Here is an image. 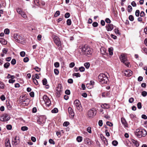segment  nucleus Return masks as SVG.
<instances>
[{"instance_id": "1", "label": "nucleus", "mask_w": 147, "mask_h": 147, "mask_svg": "<svg viewBox=\"0 0 147 147\" xmlns=\"http://www.w3.org/2000/svg\"><path fill=\"white\" fill-rule=\"evenodd\" d=\"M82 54L88 57L91 56L92 53V50L87 45H85L81 49Z\"/></svg>"}, {"instance_id": "2", "label": "nucleus", "mask_w": 147, "mask_h": 147, "mask_svg": "<svg viewBox=\"0 0 147 147\" xmlns=\"http://www.w3.org/2000/svg\"><path fill=\"white\" fill-rule=\"evenodd\" d=\"M135 134L138 138H140L142 136H145L146 135L147 132L144 129H136Z\"/></svg>"}, {"instance_id": "3", "label": "nucleus", "mask_w": 147, "mask_h": 147, "mask_svg": "<svg viewBox=\"0 0 147 147\" xmlns=\"http://www.w3.org/2000/svg\"><path fill=\"white\" fill-rule=\"evenodd\" d=\"M98 78L99 81L102 83H106L108 80L107 77L105 74H99Z\"/></svg>"}, {"instance_id": "4", "label": "nucleus", "mask_w": 147, "mask_h": 147, "mask_svg": "<svg viewBox=\"0 0 147 147\" xmlns=\"http://www.w3.org/2000/svg\"><path fill=\"white\" fill-rule=\"evenodd\" d=\"M14 38L15 40L18 43H22L24 42V38L17 33L14 34Z\"/></svg>"}, {"instance_id": "5", "label": "nucleus", "mask_w": 147, "mask_h": 147, "mask_svg": "<svg viewBox=\"0 0 147 147\" xmlns=\"http://www.w3.org/2000/svg\"><path fill=\"white\" fill-rule=\"evenodd\" d=\"M120 59L121 62L124 63L126 66L129 67V63L127 60L126 56L124 54L121 55Z\"/></svg>"}, {"instance_id": "6", "label": "nucleus", "mask_w": 147, "mask_h": 147, "mask_svg": "<svg viewBox=\"0 0 147 147\" xmlns=\"http://www.w3.org/2000/svg\"><path fill=\"white\" fill-rule=\"evenodd\" d=\"M10 118V117L7 114L4 113L0 116V120L3 122L7 121L9 120Z\"/></svg>"}, {"instance_id": "7", "label": "nucleus", "mask_w": 147, "mask_h": 147, "mask_svg": "<svg viewBox=\"0 0 147 147\" xmlns=\"http://www.w3.org/2000/svg\"><path fill=\"white\" fill-rule=\"evenodd\" d=\"M43 98L45 104L49 107L51 104V101L49 98L46 95H44Z\"/></svg>"}, {"instance_id": "8", "label": "nucleus", "mask_w": 147, "mask_h": 147, "mask_svg": "<svg viewBox=\"0 0 147 147\" xmlns=\"http://www.w3.org/2000/svg\"><path fill=\"white\" fill-rule=\"evenodd\" d=\"M96 113L94 109H91L88 111L87 114L89 117H92L96 115Z\"/></svg>"}, {"instance_id": "9", "label": "nucleus", "mask_w": 147, "mask_h": 147, "mask_svg": "<svg viewBox=\"0 0 147 147\" xmlns=\"http://www.w3.org/2000/svg\"><path fill=\"white\" fill-rule=\"evenodd\" d=\"M74 104L78 110L79 111L81 110L82 107L79 100L77 99L75 100L74 102Z\"/></svg>"}, {"instance_id": "10", "label": "nucleus", "mask_w": 147, "mask_h": 147, "mask_svg": "<svg viewBox=\"0 0 147 147\" xmlns=\"http://www.w3.org/2000/svg\"><path fill=\"white\" fill-rule=\"evenodd\" d=\"M37 122L39 124L42 125L45 122V118L44 117L40 116L37 120Z\"/></svg>"}, {"instance_id": "11", "label": "nucleus", "mask_w": 147, "mask_h": 147, "mask_svg": "<svg viewBox=\"0 0 147 147\" xmlns=\"http://www.w3.org/2000/svg\"><path fill=\"white\" fill-rule=\"evenodd\" d=\"M54 42L58 47H60L61 46V42L59 38L57 36H55L54 38Z\"/></svg>"}, {"instance_id": "12", "label": "nucleus", "mask_w": 147, "mask_h": 147, "mask_svg": "<svg viewBox=\"0 0 147 147\" xmlns=\"http://www.w3.org/2000/svg\"><path fill=\"white\" fill-rule=\"evenodd\" d=\"M14 140L12 141V143L15 146L18 144L20 142V138L18 136H16L14 138Z\"/></svg>"}, {"instance_id": "13", "label": "nucleus", "mask_w": 147, "mask_h": 147, "mask_svg": "<svg viewBox=\"0 0 147 147\" xmlns=\"http://www.w3.org/2000/svg\"><path fill=\"white\" fill-rule=\"evenodd\" d=\"M14 78V76H11L10 74H8V76L7 77V78H11L9 80V82L10 83H13L15 82V80H13V79Z\"/></svg>"}, {"instance_id": "14", "label": "nucleus", "mask_w": 147, "mask_h": 147, "mask_svg": "<svg viewBox=\"0 0 147 147\" xmlns=\"http://www.w3.org/2000/svg\"><path fill=\"white\" fill-rule=\"evenodd\" d=\"M106 30L108 31H111L113 28V25L112 24H109L106 26Z\"/></svg>"}, {"instance_id": "15", "label": "nucleus", "mask_w": 147, "mask_h": 147, "mask_svg": "<svg viewBox=\"0 0 147 147\" xmlns=\"http://www.w3.org/2000/svg\"><path fill=\"white\" fill-rule=\"evenodd\" d=\"M94 84V81L91 80L90 81V84H87L86 85V87L88 88H91L93 87V85Z\"/></svg>"}, {"instance_id": "16", "label": "nucleus", "mask_w": 147, "mask_h": 147, "mask_svg": "<svg viewBox=\"0 0 147 147\" xmlns=\"http://www.w3.org/2000/svg\"><path fill=\"white\" fill-rule=\"evenodd\" d=\"M68 111L69 115H71V117H73L74 115V114L72 108L69 107L68 108Z\"/></svg>"}, {"instance_id": "17", "label": "nucleus", "mask_w": 147, "mask_h": 147, "mask_svg": "<svg viewBox=\"0 0 147 147\" xmlns=\"http://www.w3.org/2000/svg\"><path fill=\"white\" fill-rule=\"evenodd\" d=\"M84 142L85 144H86L88 145H90L92 144L91 140L88 138H86L85 139Z\"/></svg>"}, {"instance_id": "18", "label": "nucleus", "mask_w": 147, "mask_h": 147, "mask_svg": "<svg viewBox=\"0 0 147 147\" xmlns=\"http://www.w3.org/2000/svg\"><path fill=\"white\" fill-rule=\"evenodd\" d=\"M121 122L122 124L125 127H127V122L125 120L124 118L122 117L121 118Z\"/></svg>"}, {"instance_id": "19", "label": "nucleus", "mask_w": 147, "mask_h": 147, "mask_svg": "<svg viewBox=\"0 0 147 147\" xmlns=\"http://www.w3.org/2000/svg\"><path fill=\"white\" fill-rule=\"evenodd\" d=\"M62 89L63 88L62 85L60 84H59L57 88L56 91H58L62 92Z\"/></svg>"}, {"instance_id": "20", "label": "nucleus", "mask_w": 147, "mask_h": 147, "mask_svg": "<svg viewBox=\"0 0 147 147\" xmlns=\"http://www.w3.org/2000/svg\"><path fill=\"white\" fill-rule=\"evenodd\" d=\"M0 42L3 45H5L7 44V41L4 39L0 38Z\"/></svg>"}, {"instance_id": "21", "label": "nucleus", "mask_w": 147, "mask_h": 147, "mask_svg": "<svg viewBox=\"0 0 147 147\" xmlns=\"http://www.w3.org/2000/svg\"><path fill=\"white\" fill-rule=\"evenodd\" d=\"M101 107L103 108L108 109L109 108V106L108 104H107L106 103H105L104 104L102 105Z\"/></svg>"}, {"instance_id": "22", "label": "nucleus", "mask_w": 147, "mask_h": 147, "mask_svg": "<svg viewBox=\"0 0 147 147\" xmlns=\"http://www.w3.org/2000/svg\"><path fill=\"white\" fill-rule=\"evenodd\" d=\"M100 137L101 140L104 142L105 144V142H107L106 138L103 136L102 134H100Z\"/></svg>"}, {"instance_id": "23", "label": "nucleus", "mask_w": 147, "mask_h": 147, "mask_svg": "<svg viewBox=\"0 0 147 147\" xmlns=\"http://www.w3.org/2000/svg\"><path fill=\"white\" fill-rule=\"evenodd\" d=\"M100 51L102 54L105 55L106 52V49L105 48L101 47L100 48Z\"/></svg>"}, {"instance_id": "24", "label": "nucleus", "mask_w": 147, "mask_h": 147, "mask_svg": "<svg viewBox=\"0 0 147 147\" xmlns=\"http://www.w3.org/2000/svg\"><path fill=\"white\" fill-rule=\"evenodd\" d=\"M5 145L6 147H11V145L9 139L8 140H6V141L5 142Z\"/></svg>"}, {"instance_id": "25", "label": "nucleus", "mask_w": 147, "mask_h": 147, "mask_svg": "<svg viewBox=\"0 0 147 147\" xmlns=\"http://www.w3.org/2000/svg\"><path fill=\"white\" fill-rule=\"evenodd\" d=\"M113 47H111L109 49V54L111 55H113Z\"/></svg>"}, {"instance_id": "26", "label": "nucleus", "mask_w": 147, "mask_h": 147, "mask_svg": "<svg viewBox=\"0 0 147 147\" xmlns=\"http://www.w3.org/2000/svg\"><path fill=\"white\" fill-rule=\"evenodd\" d=\"M6 105L8 109L9 110H11V109L12 107L9 102H7Z\"/></svg>"}, {"instance_id": "27", "label": "nucleus", "mask_w": 147, "mask_h": 147, "mask_svg": "<svg viewBox=\"0 0 147 147\" xmlns=\"http://www.w3.org/2000/svg\"><path fill=\"white\" fill-rule=\"evenodd\" d=\"M84 65L86 69H88L89 67L90 64L88 62H86L84 63Z\"/></svg>"}, {"instance_id": "28", "label": "nucleus", "mask_w": 147, "mask_h": 147, "mask_svg": "<svg viewBox=\"0 0 147 147\" xmlns=\"http://www.w3.org/2000/svg\"><path fill=\"white\" fill-rule=\"evenodd\" d=\"M32 79L33 82L35 84L37 85L38 84V82L37 80L36 79L34 78V76H32Z\"/></svg>"}, {"instance_id": "29", "label": "nucleus", "mask_w": 147, "mask_h": 147, "mask_svg": "<svg viewBox=\"0 0 147 147\" xmlns=\"http://www.w3.org/2000/svg\"><path fill=\"white\" fill-rule=\"evenodd\" d=\"M132 142H133V143H134L135 144V146H136V147L139 146V144L138 142L137 141H136V140H132Z\"/></svg>"}, {"instance_id": "30", "label": "nucleus", "mask_w": 147, "mask_h": 147, "mask_svg": "<svg viewBox=\"0 0 147 147\" xmlns=\"http://www.w3.org/2000/svg\"><path fill=\"white\" fill-rule=\"evenodd\" d=\"M28 129V127L26 126L22 127L21 128V130L24 131L27 130Z\"/></svg>"}, {"instance_id": "31", "label": "nucleus", "mask_w": 147, "mask_h": 147, "mask_svg": "<svg viewBox=\"0 0 147 147\" xmlns=\"http://www.w3.org/2000/svg\"><path fill=\"white\" fill-rule=\"evenodd\" d=\"M16 9L17 12L20 14L22 12V9L19 7L17 8Z\"/></svg>"}, {"instance_id": "32", "label": "nucleus", "mask_w": 147, "mask_h": 147, "mask_svg": "<svg viewBox=\"0 0 147 147\" xmlns=\"http://www.w3.org/2000/svg\"><path fill=\"white\" fill-rule=\"evenodd\" d=\"M10 65V63L9 62H6L4 65V67L5 68H8Z\"/></svg>"}, {"instance_id": "33", "label": "nucleus", "mask_w": 147, "mask_h": 147, "mask_svg": "<svg viewBox=\"0 0 147 147\" xmlns=\"http://www.w3.org/2000/svg\"><path fill=\"white\" fill-rule=\"evenodd\" d=\"M129 116L130 117V118L132 120L135 119V118L136 117L135 115L132 114H130Z\"/></svg>"}, {"instance_id": "34", "label": "nucleus", "mask_w": 147, "mask_h": 147, "mask_svg": "<svg viewBox=\"0 0 147 147\" xmlns=\"http://www.w3.org/2000/svg\"><path fill=\"white\" fill-rule=\"evenodd\" d=\"M76 140L78 142H80L82 140V137L79 136L77 137Z\"/></svg>"}, {"instance_id": "35", "label": "nucleus", "mask_w": 147, "mask_h": 147, "mask_svg": "<svg viewBox=\"0 0 147 147\" xmlns=\"http://www.w3.org/2000/svg\"><path fill=\"white\" fill-rule=\"evenodd\" d=\"M58 112V109L57 108H54L51 111V112L53 113H56Z\"/></svg>"}, {"instance_id": "36", "label": "nucleus", "mask_w": 147, "mask_h": 147, "mask_svg": "<svg viewBox=\"0 0 147 147\" xmlns=\"http://www.w3.org/2000/svg\"><path fill=\"white\" fill-rule=\"evenodd\" d=\"M4 86L5 85L3 83L0 81V88L4 89Z\"/></svg>"}, {"instance_id": "37", "label": "nucleus", "mask_w": 147, "mask_h": 147, "mask_svg": "<svg viewBox=\"0 0 147 147\" xmlns=\"http://www.w3.org/2000/svg\"><path fill=\"white\" fill-rule=\"evenodd\" d=\"M112 144L113 146H116L117 145L118 142L117 141L115 140L112 142Z\"/></svg>"}, {"instance_id": "38", "label": "nucleus", "mask_w": 147, "mask_h": 147, "mask_svg": "<svg viewBox=\"0 0 147 147\" xmlns=\"http://www.w3.org/2000/svg\"><path fill=\"white\" fill-rule=\"evenodd\" d=\"M20 14L24 18H26L27 16L25 13L24 12H22Z\"/></svg>"}, {"instance_id": "39", "label": "nucleus", "mask_w": 147, "mask_h": 147, "mask_svg": "<svg viewBox=\"0 0 147 147\" xmlns=\"http://www.w3.org/2000/svg\"><path fill=\"white\" fill-rule=\"evenodd\" d=\"M71 20L70 19H68L67 21V24L68 26H70L71 25Z\"/></svg>"}, {"instance_id": "40", "label": "nucleus", "mask_w": 147, "mask_h": 147, "mask_svg": "<svg viewBox=\"0 0 147 147\" xmlns=\"http://www.w3.org/2000/svg\"><path fill=\"white\" fill-rule=\"evenodd\" d=\"M60 12L59 11H57L55 13V14L54 15V16L55 17H57L60 15Z\"/></svg>"}, {"instance_id": "41", "label": "nucleus", "mask_w": 147, "mask_h": 147, "mask_svg": "<svg viewBox=\"0 0 147 147\" xmlns=\"http://www.w3.org/2000/svg\"><path fill=\"white\" fill-rule=\"evenodd\" d=\"M61 92H59L58 91H56V95L57 97H59L60 96V95L61 94Z\"/></svg>"}, {"instance_id": "42", "label": "nucleus", "mask_w": 147, "mask_h": 147, "mask_svg": "<svg viewBox=\"0 0 147 147\" xmlns=\"http://www.w3.org/2000/svg\"><path fill=\"white\" fill-rule=\"evenodd\" d=\"M30 101V100L29 99L27 98L25 100H22V102H27V103H25V104L26 105L28 104V102Z\"/></svg>"}, {"instance_id": "43", "label": "nucleus", "mask_w": 147, "mask_h": 147, "mask_svg": "<svg viewBox=\"0 0 147 147\" xmlns=\"http://www.w3.org/2000/svg\"><path fill=\"white\" fill-rule=\"evenodd\" d=\"M128 9L127 11L128 12H130L132 11V7L130 5H129L128 6Z\"/></svg>"}, {"instance_id": "44", "label": "nucleus", "mask_w": 147, "mask_h": 147, "mask_svg": "<svg viewBox=\"0 0 147 147\" xmlns=\"http://www.w3.org/2000/svg\"><path fill=\"white\" fill-rule=\"evenodd\" d=\"M140 11L139 10H137L135 12V15L137 17H138L140 15Z\"/></svg>"}, {"instance_id": "45", "label": "nucleus", "mask_w": 147, "mask_h": 147, "mask_svg": "<svg viewBox=\"0 0 147 147\" xmlns=\"http://www.w3.org/2000/svg\"><path fill=\"white\" fill-rule=\"evenodd\" d=\"M129 19L131 21H133L134 20V17L132 15H130L129 16Z\"/></svg>"}, {"instance_id": "46", "label": "nucleus", "mask_w": 147, "mask_h": 147, "mask_svg": "<svg viewBox=\"0 0 147 147\" xmlns=\"http://www.w3.org/2000/svg\"><path fill=\"white\" fill-rule=\"evenodd\" d=\"M147 94V92L145 91H143L142 92V95L144 97L146 96Z\"/></svg>"}, {"instance_id": "47", "label": "nucleus", "mask_w": 147, "mask_h": 147, "mask_svg": "<svg viewBox=\"0 0 147 147\" xmlns=\"http://www.w3.org/2000/svg\"><path fill=\"white\" fill-rule=\"evenodd\" d=\"M124 74H125V73H127V74H132V72L129 69H127L125 70Z\"/></svg>"}, {"instance_id": "48", "label": "nucleus", "mask_w": 147, "mask_h": 147, "mask_svg": "<svg viewBox=\"0 0 147 147\" xmlns=\"http://www.w3.org/2000/svg\"><path fill=\"white\" fill-rule=\"evenodd\" d=\"M70 16V13L68 12L66 13L65 15V17L66 18H69Z\"/></svg>"}, {"instance_id": "49", "label": "nucleus", "mask_w": 147, "mask_h": 147, "mask_svg": "<svg viewBox=\"0 0 147 147\" xmlns=\"http://www.w3.org/2000/svg\"><path fill=\"white\" fill-rule=\"evenodd\" d=\"M20 56L22 57H24L25 56V53L24 51H21L20 53Z\"/></svg>"}, {"instance_id": "50", "label": "nucleus", "mask_w": 147, "mask_h": 147, "mask_svg": "<svg viewBox=\"0 0 147 147\" xmlns=\"http://www.w3.org/2000/svg\"><path fill=\"white\" fill-rule=\"evenodd\" d=\"M137 107L138 109H140L142 108L141 103L140 102H139L137 104Z\"/></svg>"}, {"instance_id": "51", "label": "nucleus", "mask_w": 147, "mask_h": 147, "mask_svg": "<svg viewBox=\"0 0 147 147\" xmlns=\"http://www.w3.org/2000/svg\"><path fill=\"white\" fill-rule=\"evenodd\" d=\"M5 33L6 34H9V30L8 29H5L4 31Z\"/></svg>"}, {"instance_id": "52", "label": "nucleus", "mask_w": 147, "mask_h": 147, "mask_svg": "<svg viewBox=\"0 0 147 147\" xmlns=\"http://www.w3.org/2000/svg\"><path fill=\"white\" fill-rule=\"evenodd\" d=\"M16 63V60L14 59H13L11 61V64L13 65H15Z\"/></svg>"}, {"instance_id": "53", "label": "nucleus", "mask_w": 147, "mask_h": 147, "mask_svg": "<svg viewBox=\"0 0 147 147\" xmlns=\"http://www.w3.org/2000/svg\"><path fill=\"white\" fill-rule=\"evenodd\" d=\"M6 128L8 130H11L12 129V127L11 125H7Z\"/></svg>"}, {"instance_id": "54", "label": "nucleus", "mask_w": 147, "mask_h": 147, "mask_svg": "<svg viewBox=\"0 0 147 147\" xmlns=\"http://www.w3.org/2000/svg\"><path fill=\"white\" fill-rule=\"evenodd\" d=\"M42 83L43 85H46L47 83V81L46 79L45 78L42 80Z\"/></svg>"}, {"instance_id": "55", "label": "nucleus", "mask_w": 147, "mask_h": 147, "mask_svg": "<svg viewBox=\"0 0 147 147\" xmlns=\"http://www.w3.org/2000/svg\"><path fill=\"white\" fill-rule=\"evenodd\" d=\"M79 70L81 72L84 71L85 70V68L84 67L82 66L79 68Z\"/></svg>"}, {"instance_id": "56", "label": "nucleus", "mask_w": 147, "mask_h": 147, "mask_svg": "<svg viewBox=\"0 0 147 147\" xmlns=\"http://www.w3.org/2000/svg\"><path fill=\"white\" fill-rule=\"evenodd\" d=\"M69 122L68 121H65V122L63 123V125L64 126H67L69 124Z\"/></svg>"}, {"instance_id": "57", "label": "nucleus", "mask_w": 147, "mask_h": 147, "mask_svg": "<svg viewBox=\"0 0 147 147\" xmlns=\"http://www.w3.org/2000/svg\"><path fill=\"white\" fill-rule=\"evenodd\" d=\"M114 32L116 34H120V32L119 30L118 29H114Z\"/></svg>"}, {"instance_id": "58", "label": "nucleus", "mask_w": 147, "mask_h": 147, "mask_svg": "<svg viewBox=\"0 0 147 147\" xmlns=\"http://www.w3.org/2000/svg\"><path fill=\"white\" fill-rule=\"evenodd\" d=\"M134 100V98L132 97H131L129 98V102L130 103H132L133 102Z\"/></svg>"}, {"instance_id": "59", "label": "nucleus", "mask_w": 147, "mask_h": 147, "mask_svg": "<svg viewBox=\"0 0 147 147\" xmlns=\"http://www.w3.org/2000/svg\"><path fill=\"white\" fill-rule=\"evenodd\" d=\"M106 124L107 125L109 126H112L113 125V123L109 121H107L106 122Z\"/></svg>"}, {"instance_id": "60", "label": "nucleus", "mask_w": 147, "mask_h": 147, "mask_svg": "<svg viewBox=\"0 0 147 147\" xmlns=\"http://www.w3.org/2000/svg\"><path fill=\"white\" fill-rule=\"evenodd\" d=\"M75 65V63L74 62L71 63L69 65V67L71 68L73 67Z\"/></svg>"}, {"instance_id": "61", "label": "nucleus", "mask_w": 147, "mask_h": 147, "mask_svg": "<svg viewBox=\"0 0 147 147\" xmlns=\"http://www.w3.org/2000/svg\"><path fill=\"white\" fill-rule=\"evenodd\" d=\"M0 99L2 101H3L5 99V97L4 95H2L0 97Z\"/></svg>"}, {"instance_id": "62", "label": "nucleus", "mask_w": 147, "mask_h": 147, "mask_svg": "<svg viewBox=\"0 0 147 147\" xmlns=\"http://www.w3.org/2000/svg\"><path fill=\"white\" fill-rule=\"evenodd\" d=\"M140 16L141 17H143L145 16V14L143 11H142L140 14Z\"/></svg>"}, {"instance_id": "63", "label": "nucleus", "mask_w": 147, "mask_h": 147, "mask_svg": "<svg viewBox=\"0 0 147 147\" xmlns=\"http://www.w3.org/2000/svg\"><path fill=\"white\" fill-rule=\"evenodd\" d=\"M54 66L56 67H58L59 66V64L58 62H56L54 63Z\"/></svg>"}, {"instance_id": "64", "label": "nucleus", "mask_w": 147, "mask_h": 147, "mask_svg": "<svg viewBox=\"0 0 147 147\" xmlns=\"http://www.w3.org/2000/svg\"><path fill=\"white\" fill-rule=\"evenodd\" d=\"M142 51L146 54H147V49L146 48L144 47L142 48Z\"/></svg>"}]
</instances>
